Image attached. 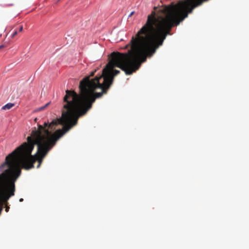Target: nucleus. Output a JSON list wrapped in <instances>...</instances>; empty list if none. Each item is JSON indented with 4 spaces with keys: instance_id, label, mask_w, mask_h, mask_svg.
<instances>
[{
    "instance_id": "f257e3e1",
    "label": "nucleus",
    "mask_w": 249,
    "mask_h": 249,
    "mask_svg": "<svg viewBox=\"0 0 249 249\" xmlns=\"http://www.w3.org/2000/svg\"><path fill=\"white\" fill-rule=\"evenodd\" d=\"M206 0H180L177 3L172 2L164 5L157 12L152 11L147 17L145 24L132 36L130 42L124 47H129L127 53L138 57L139 67L151 57L160 46L163 44L172 27L179 25L193 10Z\"/></svg>"
},
{
    "instance_id": "6e6552de",
    "label": "nucleus",
    "mask_w": 249,
    "mask_h": 249,
    "mask_svg": "<svg viewBox=\"0 0 249 249\" xmlns=\"http://www.w3.org/2000/svg\"><path fill=\"white\" fill-rule=\"evenodd\" d=\"M4 47H5V46L4 45H0V49H1L2 48H3Z\"/></svg>"
},
{
    "instance_id": "423d86ee",
    "label": "nucleus",
    "mask_w": 249,
    "mask_h": 249,
    "mask_svg": "<svg viewBox=\"0 0 249 249\" xmlns=\"http://www.w3.org/2000/svg\"><path fill=\"white\" fill-rule=\"evenodd\" d=\"M23 30V26H20L19 28V30H15L12 35V37H15L18 33V32H22Z\"/></svg>"
},
{
    "instance_id": "9b49d317",
    "label": "nucleus",
    "mask_w": 249,
    "mask_h": 249,
    "mask_svg": "<svg viewBox=\"0 0 249 249\" xmlns=\"http://www.w3.org/2000/svg\"><path fill=\"white\" fill-rule=\"evenodd\" d=\"M60 0H58L57 2H58Z\"/></svg>"
},
{
    "instance_id": "1a4fd4ad",
    "label": "nucleus",
    "mask_w": 249,
    "mask_h": 249,
    "mask_svg": "<svg viewBox=\"0 0 249 249\" xmlns=\"http://www.w3.org/2000/svg\"><path fill=\"white\" fill-rule=\"evenodd\" d=\"M134 12H132L130 14V15H129V17H131L132 15H133V14H134Z\"/></svg>"
},
{
    "instance_id": "0eeeda50",
    "label": "nucleus",
    "mask_w": 249,
    "mask_h": 249,
    "mask_svg": "<svg viewBox=\"0 0 249 249\" xmlns=\"http://www.w3.org/2000/svg\"><path fill=\"white\" fill-rule=\"evenodd\" d=\"M50 104V102L47 103L45 106H43L40 107L39 110H42L44 109L48 105Z\"/></svg>"
},
{
    "instance_id": "f03ea898",
    "label": "nucleus",
    "mask_w": 249,
    "mask_h": 249,
    "mask_svg": "<svg viewBox=\"0 0 249 249\" xmlns=\"http://www.w3.org/2000/svg\"><path fill=\"white\" fill-rule=\"evenodd\" d=\"M63 102L61 118L53 120L44 126L38 125L32 131L31 135L7 156H46L56 142L71 128L76 125L79 117L89 110L88 107L80 110L76 104L69 100Z\"/></svg>"
},
{
    "instance_id": "7ed1b4c3",
    "label": "nucleus",
    "mask_w": 249,
    "mask_h": 249,
    "mask_svg": "<svg viewBox=\"0 0 249 249\" xmlns=\"http://www.w3.org/2000/svg\"><path fill=\"white\" fill-rule=\"evenodd\" d=\"M138 57L134 54H122L120 52H113L109 56V62L102 71V74L92 81H88L86 78L81 83L83 91L82 97L90 100L88 106L89 110L96 99L99 98L106 94L113 84L114 76L120 73V71L114 70L115 67L124 71L127 75L132 74L140 67L137 63Z\"/></svg>"
},
{
    "instance_id": "20e7f679",
    "label": "nucleus",
    "mask_w": 249,
    "mask_h": 249,
    "mask_svg": "<svg viewBox=\"0 0 249 249\" xmlns=\"http://www.w3.org/2000/svg\"><path fill=\"white\" fill-rule=\"evenodd\" d=\"M96 71V70L92 71L89 76H86L80 81L79 85V89L80 91V94H78L74 91L66 90V95L63 98V101H66L67 100H69L71 103H74V104H76V106L78 107L77 108L80 110L83 109L82 108L85 109L87 107L90 100L89 99H85L82 97L83 91L82 90V87H81V83L87 77L89 78L88 81L90 82L92 80H94L97 76H96L94 78L91 79H90V77L94 75Z\"/></svg>"
},
{
    "instance_id": "39448f33",
    "label": "nucleus",
    "mask_w": 249,
    "mask_h": 249,
    "mask_svg": "<svg viewBox=\"0 0 249 249\" xmlns=\"http://www.w3.org/2000/svg\"><path fill=\"white\" fill-rule=\"evenodd\" d=\"M15 105L13 103H8L2 107L3 110H8L11 108Z\"/></svg>"
},
{
    "instance_id": "9d476101",
    "label": "nucleus",
    "mask_w": 249,
    "mask_h": 249,
    "mask_svg": "<svg viewBox=\"0 0 249 249\" xmlns=\"http://www.w3.org/2000/svg\"><path fill=\"white\" fill-rule=\"evenodd\" d=\"M23 200V198H20L19 199V201H20V202L22 201Z\"/></svg>"
}]
</instances>
